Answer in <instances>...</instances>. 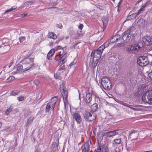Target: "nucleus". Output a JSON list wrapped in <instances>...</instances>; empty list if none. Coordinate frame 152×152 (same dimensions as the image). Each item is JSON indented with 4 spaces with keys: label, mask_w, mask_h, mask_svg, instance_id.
<instances>
[{
    "label": "nucleus",
    "mask_w": 152,
    "mask_h": 152,
    "mask_svg": "<svg viewBox=\"0 0 152 152\" xmlns=\"http://www.w3.org/2000/svg\"><path fill=\"white\" fill-rule=\"evenodd\" d=\"M25 67L23 69V71H26L32 69L34 66V63L33 59L29 58H26L22 59L21 61Z\"/></svg>",
    "instance_id": "obj_1"
},
{
    "label": "nucleus",
    "mask_w": 152,
    "mask_h": 152,
    "mask_svg": "<svg viewBox=\"0 0 152 152\" xmlns=\"http://www.w3.org/2000/svg\"><path fill=\"white\" fill-rule=\"evenodd\" d=\"M58 99V97L57 96H54L51 99L50 101L48 103L46 107L45 112L46 113H49L50 110H52L53 112L54 107Z\"/></svg>",
    "instance_id": "obj_2"
},
{
    "label": "nucleus",
    "mask_w": 152,
    "mask_h": 152,
    "mask_svg": "<svg viewBox=\"0 0 152 152\" xmlns=\"http://www.w3.org/2000/svg\"><path fill=\"white\" fill-rule=\"evenodd\" d=\"M134 27H131L128 30L126 31L123 34L122 39L125 42H129L132 37L131 32L134 30Z\"/></svg>",
    "instance_id": "obj_3"
},
{
    "label": "nucleus",
    "mask_w": 152,
    "mask_h": 152,
    "mask_svg": "<svg viewBox=\"0 0 152 152\" xmlns=\"http://www.w3.org/2000/svg\"><path fill=\"white\" fill-rule=\"evenodd\" d=\"M105 48L104 45H102L97 50L92 51L91 54V56L99 60L101 56L102 52Z\"/></svg>",
    "instance_id": "obj_4"
},
{
    "label": "nucleus",
    "mask_w": 152,
    "mask_h": 152,
    "mask_svg": "<svg viewBox=\"0 0 152 152\" xmlns=\"http://www.w3.org/2000/svg\"><path fill=\"white\" fill-rule=\"evenodd\" d=\"M101 83L103 87L105 89H108L112 87L111 83L108 77L102 78L101 80Z\"/></svg>",
    "instance_id": "obj_5"
},
{
    "label": "nucleus",
    "mask_w": 152,
    "mask_h": 152,
    "mask_svg": "<svg viewBox=\"0 0 152 152\" xmlns=\"http://www.w3.org/2000/svg\"><path fill=\"white\" fill-rule=\"evenodd\" d=\"M142 99L145 102L152 103V90L148 91L145 93L142 96Z\"/></svg>",
    "instance_id": "obj_6"
},
{
    "label": "nucleus",
    "mask_w": 152,
    "mask_h": 152,
    "mask_svg": "<svg viewBox=\"0 0 152 152\" xmlns=\"http://www.w3.org/2000/svg\"><path fill=\"white\" fill-rule=\"evenodd\" d=\"M96 116V114L92 112H86L84 114V118L86 120L91 122L95 120Z\"/></svg>",
    "instance_id": "obj_7"
},
{
    "label": "nucleus",
    "mask_w": 152,
    "mask_h": 152,
    "mask_svg": "<svg viewBox=\"0 0 152 152\" xmlns=\"http://www.w3.org/2000/svg\"><path fill=\"white\" fill-rule=\"evenodd\" d=\"M137 63L141 66H145L149 63L147 57L145 56H141L139 57L137 59Z\"/></svg>",
    "instance_id": "obj_8"
},
{
    "label": "nucleus",
    "mask_w": 152,
    "mask_h": 152,
    "mask_svg": "<svg viewBox=\"0 0 152 152\" xmlns=\"http://www.w3.org/2000/svg\"><path fill=\"white\" fill-rule=\"evenodd\" d=\"M108 150V146L105 144L103 143H99L97 148L94 151V152H107Z\"/></svg>",
    "instance_id": "obj_9"
},
{
    "label": "nucleus",
    "mask_w": 152,
    "mask_h": 152,
    "mask_svg": "<svg viewBox=\"0 0 152 152\" xmlns=\"http://www.w3.org/2000/svg\"><path fill=\"white\" fill-rule=\"evenodd\" d=\"M142 41L145 45H150L152 44V37L150 36H144L142 37ZM151 49L152 50V45Z\"/></svg>",
    "instance_id": "obj_10"
},
{
    "label": "nucleus",
    "mask_w": 152,
    "mask_h": 152,
    "mask_svg": "<svg viewBox=\"0 0 152 152\" xmlns=\"http://www.w3.org/2000/svg\"><path fill=\"white\" fill-rule=\"evenodd\" d=\"M141 47L138 44H135L134 45H128L126 47L127 51L129 52L132 51L138 50H139Z\"/></svg>",
    "instance_id": "obj_11"
},
{
    "label": "nucleus",
    "mask_w": 152,
    "mask_h": 152,
    "mask_svg": "<svg viewBox=\"0 0 152 152\" xmlns=\"http://www.w3.org/2000/svg\"><path fill=\"white\" fill-rule=\"evenodd\" d=\"M99 60L96 58L91 56L90 60L89 66L92 68H94L97 66Z\"/></svg>",
    "instance_id": "obj_12"
},
{
    "label": "nucleus",
    "mask_w": 152,
    "mask_h": 152,
    "mask_svg": "<svg viewBox=\"0 0 152 152\" xmlns=\"http://www.w3.org/2000/svg\"><path fill=\"white\" fill-rule=\"evenodd\" d=\"M73 118L75 120L77 124H80L82 122V118L79 114L77 113H74L72 115Z\"/></svg>",
    "instance_id": "obj_13"
},
{
    "label": "nucleus",
    "mask_w": 152,
    "mask_h": 152,
    "mask_svg": "<svg viewBox=\"0 0 152 152\" xmlns=\"http://www.w3.org/2000/svg\"><path fill=\"white\" fill-rule=\"evenodd\" d=\"M61 93L62 95L63 99L65 105L66 104L68 103L67 96L68 95V93L67 91H66L63 88L61 90Z\"/></svg>",
    "instance_id": "obj_14"
},
{
    "label": "nucleus",
    "mask_w": 152,
    "mask_h": 152,
    "mask_svg": "<svg viewBox=\"0 0 152 152\" xmlns=\"http://www.w3.org/2000/svg\"><path fill=\"white\" fill-rule=\"evenodd\" d=\"M89 145L88 142H85L81 147L82 152H88L89 148Z\"/></svg>",
    "instance_id": "obj_15"
},
{
    "label": "nucleus",
    "mask_w": 152,
    "mask_h": 152,
    "mask_svg": "<svg viewBox=\"0 0 152 152\" xmlns=\"http://www.w3.org/2000/svg\"><path fill=\"white\" fill-rule=\"evenodd\" d=\"M23 66L22 65L19 64L16 65L14 68V69H16L14 72L15 73H17L21 72L23 70Z\"/></svg>",
    "instance_id": "obj_16"
},
{
    "label": "nucleus",
    "mask_w": 152,
    "mask_h": 152,
    "mask_svg": "<svg viewBox=\"0 0 152 152\" xmlns=\"http://www.w3.org/2000/svg\"><path fill=\"white\" fill-rule=\"evenodd\" d=\"M92 99V94L91 93H88L86 94L84 99L85 102L87 103H89Z\"/></svg>",
    "instance_id": "obj_17"
},
{
    "label": "nucleus",
    "mask_w": 152,
    "mask_h": 152,
    "mask_svg": "<svg viewBox=\"0 0 152 152\" xmlns=\"http://www.w3.org/2000/svg\"><path fill=\"white\" fill-rule=\"evenodd\" d=\"M118 131V130H116L112 131H110L106 132L105 134L108 137L113 136L118 134L117 131Z\"/></svg>",
    "instance_id": "obj_18"
},
{
    "label": "nucleus",
    "mask_w": 152,
    "mask_h": 152,
    "mask_svg": "<svg viewBox=\"0 0 152 152\" xmlns=\"http://www.w3.org/2000/svg\"><path fill=\"white\" fill-rule=\"evenodd\" d=\"M34 119V117L33 116H31L29 117L28 119L27 122L25 124V126H27L31 124L32 123Z\"/></svg>",
    "instance_id": "obj_19"
},
{
    "label": "nucleus",
    "mask_w": 152,
    "mask_h": 152,
    "mask_svg": "<svg viewBox=\"0 0 152 152\" xmlns=\"http://www.w3.org/2000/svg\"><path fill=\"white\" fill-rule=\"evenodd\" d=\"M55 52V50L54 49H52L50 50L48 53L47 58L48 60H50L51 57L53 56L54 53Z\"/></svg>",
    "instance_id": "obj_20"
},
{
    "label": "nucleus",
    "mask_w": 152,
    "mask_h": 152,
    "mask_svg": "<svg viewBox=\"0 0 152 152\" xmlns=\"http://www.w3.org/2000/svg\"><path fill=\"white\" fill-rule=\"evenodd\" d=\"M98 108V105L96 103H94L91 105V110L92 111L95 112L97 110Z\"/></svg>",
    "instance_id": "obj_21"
},
{
    "label": "nucleus",
    "mask_w": 152,
    "mask_h": 152,
    "mask_svg": "<svg viewBox=\"0 0 152 152\" xmlns=\"http://www.w3.org/2000/svg\"><path fill=\"white\" fill-rule=\"evenodd\" d=\"M48 36L50 38L55 39L57 38V36L54 32H50L49 33Z\"/></svg>",
    "instance_id": "obj_22"
},
{
    "label": "nucleus",
    "mask_w": 152,
    "mask_h": 152,
    "mask_svg": "<svg viewBox=\"0 0 152 152\" xmlns=\"http://www.w3.org/2000/svg\"><path fill=\"white\" fill-rule=\"evenodd\" d=\"M145 20L142 19H140L137 22V24L140 26H143L145 25Z\"/></svg>",
    "instance_id": "obj_23"
},
{
    "label": "nucleus",
    "mask_w": 152,
    "mask_h": 152,
    "mask_svg": "<svg viewBox=\"0 0 152 152\" xmlns=\"http://www.w3.org/2000/svg\"><path fill=\"white\" fill-rule=\"evenodd\" d=\"M120 103L121 104H122L124 106H125L126 107H129L131 109H133V110H137L138 109L136 108H134V107H130L129 106V105L126 103H124V102H123V101H120Z\"/></svg>",
    "instance_id": "obj_24"
},
{
    "label": "nucleus",
    "mask_w": 152,
    "mask_h": 152,
    "mask_svg": "<svg viewBox=\"0 0 152 152\" xmlns=\"http://www.w3.org/2000/svg\"><path fill=\"white\" fill-rule=\"evenodd\" d=\"M119 37L118 35H115L113 37L110 39V41L112 42H115L117 41Z\"/></svg>",
    "instance_id": "obj_25"
},
{
    "label": "nucleus",
    "mask_w": 152,
    "mask_h": 152,
    "mask_svg": "<svg viewBox=\"0 0 152 152\" xmlns=\"http://www.w3.org/2000/svg\"><path fill=\"white\" fill-rule=\"evenodd\" d=\"M138 16L137 14L135 13H134L131 15L130 16L128 17V20H132L135 18L137 17Z\"/></svg>",
    "instance_id": "obj_26"
},
{
    "label": "nucleus",
    "mask_w": 152,
    "mask_h": 152,
    "mask_svg": "<svg viewBox=\"0 0 152 152\" xmlns=\"http://www.w3.org/2000/svg\"><path fill=\"white\" fill-rule=\"evenodd\" d=\"M20 91L18 90H14L11 91L10 93V95L11 96H15L18 95L20 93Z\"/></svg>",
    "instance_id": "obj_27"
},
{
    "label": "nucleus",
    "mask_w": 152,
    "mask_h": 152,
    "mask_svg": "<svg viewBox=\"0 0 152 152\" xmlns=\"http://www.w3.org/2000/svg\"><path fill=\"white\" fill-rule=\"evenodd\" d=\"M146 7V4H145L144 5H143L142 7L140 8V9L138 10V12L137 13H136L137 14V16L140 14L142 11L143 10L144 8Z\"/></svg>",
    "instance_id": "obj_28"
},
{
    "label": "nucleus",
    "mask_w": 152,
    "mask_h": 152,
    "mask_svg": "<svg viewBox=\"0 0 152 152\" xmlns=\"http://www.w3.org/2000/svg\"><path fill=\"white\" fill-rule=\"evenodd\" d=\"M13 108L12 107H10V108L7 109L5 111L6 115H8L10 113L13 109Z\"/></svg>",
    "instance_id": "obj_29"
},
{
    "label": "nucleus",
    "mask_w": 152,
    "mask_h": 152,
    "mask_svg": "<svg viewBox=\"0 0 152 152\" xmlns=\"http://www.w3.org/2000/svg\"><path fill=\"white\" fill-rule=\"evenodd\" d=\"M62 57L63 56L62 55L59 54L56 56L55 58V59L57 61H58L60 60Z\"/></svg>",
    "instance_id": "obj_30"
},
{
    "label": "nucleus",
    "mask_w": 152,
    "mask_h": 152,
    "mask_svg": "<svg viewBox=\"0 0 152 152\" xmlns=\"http://www.w3.org/2000/svg\"><path fill=\"white\" fill-rule=\"evenodd\" d=\"M52 147L53 148V149H54L55 151L58 150V144L56 142L53 143L52 145Z\"/></svg>",
    "instance_id": "obj_31"
},
{
    "label": "nucleus",
    "mask_w": 152,
    "mask_h": 152,
    "mask_svg": "<svg viewBox=\"0 0 152 152\" xmlns=\"http://www.w3.org/2000/svg\"><path fill=\"white\" fill-rule=\"evenodd\" d=\"M15 79V77L13 76H10L6 80V81L7 82H10L11 81L14 80Z\"/></svg>",
    "instance_id": "obj_32"
},
{
    "label": "nucleus",
    "mask_w": 152,
    "mask_h": 152,
    "mask_svg": "<svg viewBox=\"0 0 152 152\" xmlns=\"http://www.w3.org/2000/svg\"><path fill=\"white\" fill-rule=\"evenodd\" d=\"M113 141L114 142L113 144H119L121 142V139H115Z\"/></svg>",
    "instance_id": "obj_33"
},
{
    "label": "nucleus",
    "mask_w": 152,
    "mask_h": 152,
    "mask_svg": "<svg viewBox=\"0 0 152 152\" xmlns=\"http://www.w3.org/2000/svg\"><path fill=\"white\" fill-rule=\"evenodd\" d=\"M3 131H4L6 132H10L11 131V128L9 126H6Z\"/></svg>",
    "instance_id": "obj_34"
},
{
    "label": "nucleus",
    "mask_w": 152,
    "mask_h": 152,
    "mask_svg": "<svg viewBox=\"0 0 152 152\" xmlns=\"http://www.w3.org/2000/svg\"><path fill=\"white\" fill-rule=\"evenodd\" d=\"M17 8V7L16 6H14L12 7L11 8L5 11V13H6L7 12H9L12 11L13 10H15Z\"/></svg>",
    "instance_id": "obj_35"
},
{
    "label": "nucleus",
    "mask_w": 152,
    "mask_h": 152,
    "mask_svg": "<svg viewBox=\"0 0 152 152\" xmlns=\"http://www.w3.org/2000/svg\"><path fill=\"white\" fill-rule=\"evenodd\" d=\"M26 38L25 37L22 36L19 38L20 42L21 43H24L25 42Z\"/></svg>",
    "instance_id": "obj_36"
},
{
    "label": "nucleus",
    "mask_w": 152,
    "mask_h": 152,
    "mask_svg": "<svg viewBox=\"0 0 152 152\" xmlns=\"http://www.w3.org/2000/svg\"><path fill=\"white\" fill-rule=\"evenodd\" d=\"M55 50V51L58 50L63 49V48L61 46L58 45L54 49Z\"/></svg>",
    "instance_id": "obj_37"
},
{
    "label": "nucleus",
    "mask_w": 152,
    "mask_h": 152,
    "mask_svg": "<svg viewBox=\"0 0 152 152\" xmlns=\"http://www.w3.org/2000/svg\"><path fill=\"white\" fill-rule=\"evenodd\" d=\"M60 74L59 72H57L54 75V77L56 79H58L60 77Z\"/></svg>",
    "instance_id": "obj_38"
},
{
    "label": "nucleus",
    "mask_w": 152,
    "mask_h": 152,
    "mask_svg": "<svg viewBox=\"0 0 152 152\" xmlns=\"http://www.w3.org/2000/svg\"><path fill=\"white\" fill-rule=\"evenodd\" d=\"M17 99L20 101H23L24 99V97L23 96H20L18 97Z\"/></svg>",
    "instance_id": "obj_39"
},
{
    "label": "nucleus",
    "mask_w": 152,
    "mask_h": 152,
    "mask_svg": "<svg viewBox=\"0 0 152 152\" xmlns=\"http://www.w3.org/2000/svg\"><path fill=\"white\" fill-rule=\"evenodd\" d=\"M66 61V58H63L62 60L60 61V63L63 64L65 63Z\"/></svg>",
    "instance_id": "obj_40"
},
{
    "label": "nucleus",
    "mask_w": 152,
    "mask_h": 152,
    "mask_svg": "<svg viewBox=\"0 0 152 152\" xmlns=\"http://www.w3.org/2000/svg\"><path fill=\"white\" fill-rule=\"evenodd\" d=\"M123 0H120V1H119V2L118 3L117 7H118V11H119V8L121 7V6L120 4H121L122 2V1Z\"/></svg>",
    "instance_id": "obj_41"
},
{
    "label": "nucleus",
    "mask_w": 152,
    "mask_h": 152,
    "mask_svg": "<svg viewBox=\"0 0 152 152\" xmlns=\"http://www.w3.org/2000/svg\"><path fill=\"white\" fill-rule=\"evenodd\" d=\"M34 83L37 86L39 84V81L37 79H35L34 81Z\"/></svg>",
    "instance_id": "obj_42"
},
{
    "label": "nucleus",
    "mask_w": 152,
    "mask_h": 152,
    "mask_svg": "<svg viewBox=\"0 0 152 152\" xmlns=\"http://www.w3.org/2000/svg\"><path fill=\"white\" fill-rule=\"evenodd\" d=\"M59 69L61 70H65V66L64 65H63L61 66L59 68Z\"/></svg>",
    "instance_id": "obj_43"
},
{
    "label": "nucleus",
    "mask_w": 152,
    "mask_h": 152,
    "mask_svg": "<svg viewBox=\"0 0 152 152\" xmlns=\"http://www.w3.org/2000/svg\"><path fill=\"white\" fill-rule=\"evenodd\" d=\"M83 27V25L82 24H80L78 28L80 30H82Z\"/></svg>",
    "instance_id": "obj_44"
},
{
    "label": "nucleus",
    "mask_w": 152,
    "mask_h": 152,
    "mask_svg": "<svg viewBox=\"0 0 152 152\" xmlns=\"http://www.w3.org/2000/svg\"><path fill=\"white\" fill-rule=\"evenodd\" d=\"M102 22H103V25L104 26H105L107 23V21L106 20L104 21L103 20H102Z\"/></svg>",
    "instance_id": "obj_45"
},
{
    "label": "nucleus",
    "mask_w": 152,
    "mask_h": 152,
    "mask_svg": "<svg viewBox=\"0 0 152 152\" xmlns=\"http://www.w3.org/2000/svg\"><path fill=\"white\" fill-rule=\"evenodd\" d=\"M57 27L60 28H62V25L61 24H57Z\"/></svg>",
    "instance_id": "obj_46"
},
{
    "label": "nucleus",
    "mask_w": 152,
    "mask_h": 152,
    "mask_svg": "<svg viewBox=\"0 0 152 152\" xmlns=\"http://www.w3.org/2000/svg\"><path fill=\"white\" fill-rule=\"evenodd\" d=\"M32 1H28L26 2V3L27 4H32Z\"/></svg>",
    "instance_id": "obj_47"
},
{
    "label": "nucleus",
    "mask_w": 152,
    "mask_h": 152,
    "mask_svg": "<svg viewBox=\"0 0 152 152\" xmlns=\"http://www.w3.org/2000/svg\"><path fill=\"white\" fill-rule=\"evenodd\" d=\"M21 17H24L25 16H26V15H27V14L24 13V14H21Z\"/></svg>",
    "instance_id": "obj_48"
},
{
    "label": "nucleus",
    "mask_w": 152,
    "mask_h": 152,
    "mask_svg": "<svg viewBox=\"0 0 152 152\" xmlns=\"http://www.w3.org/2000/svg\"><path fill=\"white\" fill-rule=\"evenodd\" d=\"M75 64L73 62H72L71 63H70V64H69V66H72L73 65H74V64Z\"/></svg>",
    "instance_id": "obj_49"
},
{
    "label": "nucleus",
    "mask_w": 152,
    "mask_h": 152,
    "mask_svg": "<svg viewBox=\"0 0 152 152\" xmlns=\"http://www.w3.org/2000/svg\"><path fill=\"white\" fill-rule=\"evenodd\" d=\"M136 132V131L133 130V131H132L131 132H130V134H132L133 133H135Z\"/></svg>",
    "instance_id": "obj_50"
},
{
    "label": "nucleus",
    "mask_w": 152,
    "mask_h": 152,
    "mask_svg": "<svg viewBox=\"0 0 152 152\" xmlns=\"http://www.w3.org/2000/svg\"><path fill=\"white\" fill-rule=\"evenodd\" d=\"M60 1H61V0H58L57 1H56V4H57Z\"/></svg>",
    "instance_id": "obj_51"
},
{
    "label": "nucleus",
    "mask_w": 152,
    "mask_h": 152,
    "mask_svg": "<svg viewBox=\"0 0 152 152\" xmlns=\"http://www.w3.org/2000/svg\"><path fill=\"white\" fill-rule=\"evenodd\" d=\"M2 126V124L1 122L0 121V128Z\"/></svg>",
    "instance_id": "obj_52"
},
{
    "label": "nucleus",
    "mask_w": 152,
    "mask_h": 152,
    "mask_svg": "<svg viewBox=\"0 0 152 152\" xmlns=\"http://www.w3.org/2000/svg\"><path fill=\"white\" fill-rule=\"evenodd\" d=\"M34 152H40L38 150H36Z\"/></svg>",
    "instance_id": "obj_53"
},
{
    "label": "nucleus",
    "mask_w": 152,
    "mask_h": 152,
    "mask_svg": "<svg viewBox=\"0 0 152 152\" xmlns=\"http://www.w3.org/2000/svg\"><path fill=\"white\" fill-rule=\"evenodd\" d=\"M151 11L152 12V7L151 9Z\"/></svg>",
    "instance_id": "obj_54"
},
{
    "label": "nucleus",
    "mask_w": 152,
    "mask_h": 152,
    "mask_svg": "<svg viewBox=\"0 0 152 152\" xmlns=\"http://www.w3.org/2000/svg\"><path fill=\"white\" fill-rule=\"evenodd\" d=\"M79 98L80 99V94L79 93Z\"/></svg>",
    "instance_id": "obj_55"
},
{
    "label": "nucleus",
    "mask_w": 152,
    "mask_h": 152,
    "mask_svg": "<svg viewBox=\"0 0 152 152\" xmlns=\"http://www.w3.org/2000/svg\"><path fill=\"white\" fill-rule=\"evenodd\" d=\"M91 152H93V151H91Z\"/></svg>",
    "instance_id": "obj_56"
},
{
    "label": "nucleus",
    "mask_w": 152,
    "mask_h": 152,
    "mask_svg": "<svg viewBox=\"0 0 152 152\" xmlns=\"http://www.w3.org/2000/svg\"><path fill=\"white\" fill-rule=\"evenodd\" d=\"M52 8L54 9V8Z\"/></svg>",
    "instance_id": "obj_57"
}]
</instances>
